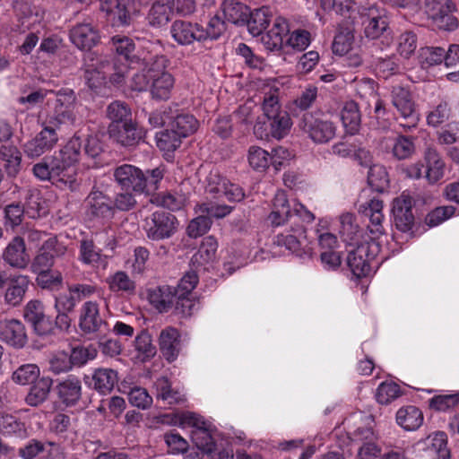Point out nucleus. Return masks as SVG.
Masks as SVG:
<instances>
[{
  "label": "nucleus",
  "mask_w": 459,
  "mask_h": 459,
  "mask_svg": "<svg viewBox=\"0 0 459 459\" xmlns=\"http://www.w3.org/2000/svg\"><path fill=\"white\" fill-rule=\"evenodd\" d=\"M143 64L151 79L150 92L157 100H167L170 98L175 85L174 76L167 70L169 59L163 55L150 56L143 59Z\"/></svg>",
  "instance_id": "f257e3e1"
},
{
  "label": "nucleus",
  "mask_w": 459,
  "mask_h": 459,
  "mask_svg": "<svg viewBox=\"0 0 459 459\" xmlns=\"http://www.w3.org/2000/svg\"><path fill=\"white\" fill-rule=\"evenodd\" d=\"M82 145H63L56 155L54 184L60 188L76 190L80 183L74 164L79 160Z\"/></svg>",
  "instance_id": "f03ea898"
},
{
  "label": "nucleus",
  "mask_w": 459,
  "mask_h": 459,
  "mask_svg": "<svg viewBox=\"0 0 459 459\" xmlns=\"http://www.w3.org/2000/svg\"><path fill=\"white\" fill-rule=\"evenodd\" d=\"M179 425L183 428L191 427V438L195 446L203 454L208 455L215 451L216 444L212 437L213 427L204 419L191 411L178 414Z\"/></svg>",
  "instance_id": "7ed1b4c3"
},
{
  "label": "nucleus",
  "mask_w": 459,
  "mask_h": 459,
  "mask_svg": "<svg viewBox=\"0 0 459 459\" xmlns=\"http://www.w3.org/2000/svg\"><path fill=\"white\" fill-rule=\"evenodd\" d=\"M425 5L429 17L438 29L451 31L458 27V20L453 15L455 5L451 0H427Z\"/></svg>",
  "instance_id": "20e7f679"
},
{
  "label": "nucleus",
  "mask_w": 459,
  "mask_h": 459,
  "mask_svg": "<svg viewBox=\"0 0 459 459\" xmlns=\"http://www.w3.org/2000/svg\"><path fill=\"white\" fill-rule=\"evenodd\" d=\"M106 116L110 120L108 127L109 140L117 142V143H124L122 126L132 120L130 107L121 100L112 101L107 107Z\"/></svg>",
  "instance_id": "39448f33"
},
{
  "label": "nucleus",
  "mask_w": 459,
  "mask_h": 459,
  "mask_svg": "<svg viewBox=\"0 0 459 459\" xmlns=\"http://www.w3.org/2000/svg\"><path fill=\"white\" fill-rule=\"evenodd\" d=\"M384 204L378 197H372L362 202L359 206V212L365 220H368V230L371 235V239L375 240L385 234L383 222L385 215L383 213Z\"/></svg>",
  "instance_id": "423d86ee"
},
{
  "label": "nucleus",
  "mask_w": 459,
  "mask_h": 459,
  "mask_svg": "<svg viewBox=\"0 0 459 459\" xmlns=\"http://www.w3.org/2000/svg\"><path fill=\"white\" fill-rule=\"evenodd\" d=\"M113 176L122 190H132L134 194H143L146 191V175L134 165L123 164L116 168Z\"/></svg>",
  "instance_id": "0eeeda50"
},
{
  "label": "nucleus",
  "mask_w": 459,
  "mask_h": 459,
  "mask_svg": "<svg viewBox=\"0 0 459 459\" xmlns=\"http://www.w3.org/2000/svg\"><path fill=\"white\" fill-rule=\"evenodd\" d=\"M199 126L197 119L190 114L178 115L172 123V129L162 130L155 134L157 143H168L170 140L180 141L196 132Z\"/></svg>",
  "instance_id": "6e6552de"
},
{
  "label": "nucleus",
  "mask_w": 459,
  "mask_h": 459,
  "mask_svg": "<svg viewBox=\"0 0 459 459\" xmlns=\"http://www.w3.org/2000/svg\"><path fill=\"white\" fill-rule=\"evenodd\" d=\"M176 224L174 215L162 211L155 212L145 222L147 237L152 240L169 238L176 231Z\"/></svg>",
  "instance_id": "1a4fd4ad"
},
{
  "label": "nucleus",
  "mask_w": 459,
  "mask_h": 459,
  "mask_svg": "<svg viewBox=\"0 0 459 459\" xmlns=\"http://www.w3.org/2000/svg\"><path fill=\"white\" fill-rule=\"evenodd\" d=\"M84 79L91 90L99 89L106 80V69L111 66L108 58L96 52H88L83 58Z\"/></svg>",
  "instance_id": "9d476101"
},
{
  "label": "nucleus",
  "mask_w": 459,
  "mask_h": 459,
  "mask_svg": "<svg viewBox=\"0 0 459 459\" xmlns=\"http://www.w3.org/2000/svg\"><path fill=\"white\" fill-rule=\"evenodd\" d=\"M79 327L84 333H104L107 330V323L100 316L96 301H86L80 307Z\"/></svg>",
  "instance_id": "9b49d317"
},
{
  "label": "nucleus",
  "mask_w": 459,
  "mask_h": 459,
  "mask_svg": "<svg viewBox=\"0 0 459 459\" xmlns=\"http://www.w3.org/2000/svg\"><path fill=\"white\" fill-rule=\"evenodd\" d=\"M69 39L78 49L91 52L100 42V34L92 23L82 22L69 30Z\"/></svg>",
  "instance_id": "f8f14e48"
},
{
  "label": "nucleus",
  "mask_w": 459,
  "mask_h": 459,
  "mask_svg": "<svg viewBox=\"0 0 459 459\" xmlns=\"http://www.w3.org/2000/svg\"><path fill=\"white\" fill-rule=\"evenodd\" d=\"M275 242L299 256L303 254L310 255L312 251L303 226L297 225L284 233L278 234Z\"/></svg>",
  "instance_id": "ddd939ff"
},
{
  "label": "nucleus",
  "mask_w": 459,
  "mask_h": 459,
  "mask_svg": "<svg viewBox=\"0 0 459 459\" xmlns=\"http://www.w3.org/2000/svg\"><path fill=\"white\" fill-rule=\"evenodd\" d=\"M412 205L413 199L405 193H403L393 202L392 212L394 225L396 229L402 232H408L413 226L414 216L411 212Z\"/></svg>",
  "instance_id": "4468645a"
},
{
  "label": "nucleus",
  "mask_w": 459,
  "mask_h": 459,
  "mask_svg": "<svg viewBox=\"0 0 459 459\" xmlns=\"http://www.w3.org/2000/svg\"><path fill=\"white\" fill-rule=\"evenodd\" d=\"M56 97V106L55 117L50 120L51 123L60 126L65 123H73L74 116L73 108L76 100V96L72 89L63 88L55 92Z\"/></svg>",
  "instance_id": "2eb2a0df"
},
{
  "label": "nucleus",
  "mask_w": 459,
  "mask_h": 459,
  "mask_svg": "<svg viewBox=\"0 0 459 459\" xmlns=\"http://www.w3.org/2000/svg\"><path fill=\"white\" fill-rule=\"evenodd\" d=\"M392 103L396 108L400 115L410 119L411 126H415L418 116L415 111V103L411 96V92L405 87L394 86L391 91Z\"/></svg>",
  "instance_id": "dca6fc26"
},
{
  "label": "nucleus",
  "mask_w": 459,
  "mask_h": 459,
  "mask_svg": "<svg viewBox=\"0 0 459 459\" xmlns=\"http://www.w3.org/2000/svg\"><path fill=\"white\" fill-rule=\"evenodd\" d=\"M82 382L77 376L69 375L56 383L55 391L58 400L65 406L75 405L82 397Z\"/></svg>",
  "instance_id": "f3484780"
},
{
  "label": "nucleus",
  "mask_w": 459,
  "mask_h": 459,
  "mask_svg": "<svg viewBox=\"0 0 459 459\" xmlns=\"http://www.w3.org/2000/svg\"><path fill=\"white\" fill-rule=\"evenodd\" d=\"M356 248L349 251L347 264L353 275L357 278L367 276L370 272L369 260L374 255L369 254L368 242L355 245Z\"/></svg>",
  "instance_id": "a211bd4d"
},
{
  "label": "nucleus",
  "mask_w": 459,
  "mask_h": 459,
  "mask_svg": "<svg viewBox=\"0 0 459 459\" xmlns=\"http://www.w3.org/2000/svg\"><path fill=\"white\" fill-rule=\"evenodd\" d=\"M293 204H290L286 193L278 190L272 201L271 212L267 221L273 227H279L292 220Z\"/></svg>",
  "instance_id": "6ab92c4d"
},
{
  "label": "nucleus",
  "mask_w": 459,
  "mask_h": 459,
  "mask_svg": "<svg viewBox=\"0 0 459 459\" xmlns=\"http://www.w3.org/2000/svg\"><path fill=\"white\" fill-rule=\"evenodd\" d=\"M7 287L4 294L5 304L11 307L20 306L29 289L30 278L28 275L14 273L7 277Z\"/></svg>",
  "instance_id": "aec40b11"
},
{
  "label": "nucleus",
  "mask_w": 459,
  "mask_h": 459,
  "mask_svg": "<svg viewBox=\"0 0 459 459\" xmlns=\"http://www.w3.org/2000/svg\"><path fill=\"white\" fill-rule=\"evenodd\" d=\"M312 116L308 113L303 116L304 129L308 133L315 143H325L333 139L336 134V126L328 120L316 119L310 122Z\"/></svg>",
  "instance_id": "412c9836"
},
{
  "label": "nucleus",
  "mask_w": 459,
  "mask_h": 459,
  "mask_svg": "<svg viewBox=\"0 0 459 459\" xmlns=\"http://www.w3.org/2000/svg\"><path fill=\"white\" fill-rule=\"evenodd\" d=\"M88 212L95 218L111 220L115 215L112 199L99 190H92L86 198Z\"/></svg>",
  "instance_id": "4be33fe9"
},
{
  "label": "nucleus",
  "mask_w": 459,
  "mask_h": 459,
  "mask_svg": "<svg viewBox=\"0 0 459 459\" xmlns=\"http://www.w3.org/2000/svg\"><path fill=\"white\" fill-rule=\"evenodd\" d=\"M0 340L14 348H22L27 342L25 326L16 319L0 320Z\"/></svg>",
  "instance_id": "5701e85b"
},
{
  "label": "nucleus",
  "mask_w": 459,
  "mask_h": 459,
  "mask_svg": "<svg viewBox=\"0 0 459 459\" xmlns=\"http://www.w3.org/2000/svg\"><path fill=\"white\" fill-rule=\"evenodd\" d=\"M2 258L11 267L24 269L30 263V255L26 251L22 238L14 237L4 249Z\"/></svg>",
  "instance_id": "b1692460"
},
{
  "label": "nucleus",
  "mask_w": 459,
  "mask_h": 459,
  "mask_svg": "<svg viewBox=\"0 0 459 459\" xmlns=\"http://www.w3.org/2000/svg\"><path fill=\"white\" fill-rule=\"evenodd\" d=\"M173 0H155L147 13L146 20L152 28H162L172 20Z\"/></svg>",
  "instance_id": "393cba45"
},
{
  "label": "nucleus",
  "mask_w": 459,
  "mask_h": 459,
  "mask_svg": "<svg viewBox=\"0 0 459 459\" xmlns=\"http://www.w3.org/2000/svg\"><path fill=\"white\" fill-rule=\"evenodd\" d=\"M160 350L164 358L169 361H174L181 350L180 333L174 327L164 328L159 337Z\"/></svg>",
  "instance_id": "a878e982"
},
{
  "label": "nucleus",
  "mask_w": 459,
  "mask_h": 459,
  "mask_svg": "<svg viewBox=\"0 0 459 459\" xmlns=\"http://www.w3.org/2000/svg\"><path fill=\"white\" fill-rule=\"evenodd\" d=\"M417 446L420 451L426 452L430 459L450 456V452L447 448L446 435L442 431L430 434L425 439L418 442Z\"/></svg>",
  "instance_id": "bb28decb"
},
{
  "label": "nucleus",
  "mask_w": 459,
  "mask_h": 459,
  "mask_svg": "<svg viewBox=\"0 0 459 459\" xmlns=\"http://www.w3.org/2000/svg\"><path fill=\"white\" fill-rule=\"evenodd\" d=\"M170 33L179 45H190L194 41L199 42V23L176 20L170 27Z\"/></svg>",
  "instance_id": "cd10ccee"
},
{
  "label": "nucleus",
  "mask_w": 459,
  "mask_h": 459,
  "mask_svg": "<svg viewBox=\"0 0 459 459\" xmlns=\"http://www.w3.org/2000/svg\"><path fill=\"white\" fill-rule=\"evenodd\" d=\"M24 317L39 334H45L51 328V324L45 316L43 304L39 300H30L27 303L24 307Z\"/></svg>",
  "instance_id": "c85d7f7f"
},
{
  "label": "nucleus",
  "mask_w": 459,
  "mask_h": 459,
  "mask_svg": "<svg viewBox=\"0 0 459 459\" xmlns=\"http://www.w3.org/2000/svg\"><path fill=\"white\" fill-rule=\"evenodd\" d=\"M289 32V25L286 20L276 18L273 28L262 35L261 42L270 51H279L283 45V38Z\"/></svg>",
  "instance_id": "c756f323"
},
{
  "label": "nucleus",
  "mask_w": 459,
  "mask_h": 459,
  "mask_svg": "<svg viewBox=\"0 0 459 459\" xmlns=\"http://www.w3.org/2000/svg\"><path fill=\"white\" fill-rule=\"evenodd\" d=\"M110 43L117 56L128 62L129 65L139 64L145 57L135 53L134 40L126 36L115 35L110 39Z\"/></svg>",
  "instance_id": "7c9ffc66"
},
{
  "label": "nucleus",
  "mask_w": 459,
  "mask_h": 459,
  "mask_svg": "<svg viewBox=\"0 0 459 459\" xmlns=\"http://www.w3.org/2000/svg\"><path fill=\"white\" fill-rule=\"evenodd\" d=\"M78 259L83 264L92 267H106L107 264L105 256L101 255V250L97 249L94 241L88 238L80 241Z\"/></svg>",
  "instance_id": "2f4dec72"
},
{
  "label": "nucleus",
  "mask_w": 459,
  "mask_h": 459,
  "mask_svg": "<svg viewBox=\"0 0 459 459\" xmlns=\"http://www.w3.org/2000/svg\"><path fill=\"white\" fill-rule=\"evenodd\" d=\"M221 9L225 19L237 25L245 24L250 14L249 7L238 0H224Z\"/></svg>",
  "instance_id": "473e14b6"
},
{
  "label": "nucleus",
  "mask_w": 459,
  "mask_h": 459,
  "mask_svg": "<svg viewBox=\"0 0 459 459\" xmlns=\"http://www.w3.org/2000/svg\"><path fill=\"white\" fill-rule=\"evenodd\" d=\"M396 422L405 430H416L423 422V414L415 406L402 407L396 412Z\"/></svg>",
  "instance_id": "72a5a7b5"
},
{
  "label": "nucleus",
  "mask_w": 459,
  "mask_h": 459,
  "mask_svg": "<svg viewBox=\"0 0 459 459\" xmlns=\"http://www.w3.org/2000/svg\"><path fill=\"white\" fill-rule=\"evenodd\" d=\"M91 378L94 389L101 394H109L118 379L117 371L108 368L95 369Z\"/></svg>",
  "instance_id": "f704fd0d"
},
{
  "label": "nucleus",
  "mask_w": 459,
  "mask_h": 459,
  "mask_svg": "<svg viewBox=\"0 0 459 459\" xmlns=\"http://www.w3.org/2000/svg\"><path fill=\"white\" fill-rule=\"evenodd\" d=\"M53 381L49 377H41L33 383L25 402L28 405L37 407L42 404L48 397Z\"/></svg>",
  "instance_id": "c9c22d12"
},
{
  "label": "nucleus",
  "mask_w": 459,
  "mask_h": 459,
  "mask_svg": "<svg viewBox=\"0 0 459 459\" xmlns=\"http://www.w3.org/2000/svg\"><path fill=\"white\" fill-rule=\"evenodd\" d=\"M341 119L346 134L355 135L360 127V113L355 101H348L341 111Z\"/></svg>",
  "instance_id": "e433bc0d"
},
{
  "label": "nucleus",
  "mask_w": 459,
  "mask_h": 459,
  "mask_svg": "<svg viewBox=\"0 0 459 459\" xmlns=\"http://www.w3.org/2000/svg\"><path fill=\"white\" fill-rule=\"evenodd\" d=\"M176 293L172 287L164 285L149 290L148 299L159 311L167 310L175 301Z\"/></svg>",
  "instance_id": "4c0bfd02"
},
{
  "label": "nucleus",
  "mask_w": 459,
  "mask_h": 459,
  "mask_svg": "<svg viewBox=\"0 0 459 459\" xmlns=\"http://www.w3.org/2000/svg\"><path fill=\"white\" fill-rule=\"evenodd\" d=\"M374 433L371 429H358L356 430V437L360 440H368L364 442L359 447L356 459H377L381 453V447L371 441Z\"/></svg>",
  "instance_id": "58836bf2"
},
{
  "label": "nucleus",
  "mask_w": 459,
  "mask_h": 459,
  "mask_svg": "<svg viewBox=\"0 0 459 459\" xmlns=\"http://www.w3.org/2000/svg\"><path fill=\"white\" fill-rule=\"evenodd\" d=\"M426 178L430 184L439 181L445 174V163L438 153L432 148H429L426 152Z\"/></svg>",
  "instance_id": "ea45409f"
},
{
  "label": "nucleus",
  "mask_w": 459,
  "mask_h": 459,
  "mask_svg": "<svg viewBox=\"0 0 459 459\" xmlns=\"http://www.w3.org/2000/svg\"><path fill=\"white\" fill-rule=\"evenodd\" d=\"M340 234L348 245L355 246L361 244L359 226L354 223V215L347 212L340 216Z\"/></svg>",
  "instance_id": "a19ab883"
},
{
  "label": "nucleus",
  "mask_w": 459,
  "mask_h": 459,
  "mask_svg": "<svg viewBox=\"0 0 459 459\" xmlns=\"http://www.w3.org/2000/svg\"><path fill=\"white\" fill-rule=\"evenodd\" d=\"M270 19L271 14L269 9L262 7L255 9L253 12L250 11V14H248L245 24H247L250 34L253 36H259L269 25Z\"/></svg>",
  "instance_id": "79ce46f5"
},
{
  "label": "nucleus",
  "mask_w": 459,
  "mask_h": 459,
  "mask_svg": "<svg viewBox=\"0 0 459 459\" xmlns=\"http://www.w3.org/2000/svg\"><path fill=\"white\" fill-rule=\"evenodd\" d=\"M0 157L10 177H15L21 169L22 154L15 145H1Z\"/></svg>",
  "instance_id": "37998d69"
},
{
  "label": "nucleus",
  "mask_w": 459,
  "mask_h": 459,
  "mask_svg": "<svg viewBox=\"0 0 459 459\" xmlns=\"http://www.w3.org/2000/svg\"><path fill=\"white\" fill-rule=\"evenodd\" d=\"M374 11L373 7L369 8V17L365 26L366 37L372 39H378L389 29L387 18L380 14L373 15Z\"/></svg>",
  "instance_id": "c03bdc74"
},
{
  "label": "nucleus",
  "mask_w": 459,
  "mask_h": 459,
  "mask_svg": "<svg viewBox=\"0 0 459 459\" xmlns=\"http://www.w3.org/2000/svg\"><path fill=\"white\" fill-rule=\"evenodd\" d=\"M268 120L270 121L271 135L273 139L281 141L289 134L292 121L287 111L281 112V115H277L275 117L269 118Z\"/></svg>",
  "instance_id": "a18cd8bd"
},
{
  "label": "nucleus",
  "mask_w": 459,
  "mask_h": 459,
  "mask_svg": "<svg viewBox=\"0 0 459 459\" xmlns=\"http://www.w3.org/2000/svg\"><path fill=\"white\" fill-rule=\"evenodd\" d=\"M217 247L218 244L213 237L204 238L198 251L193 255L192 263L198 265L209 263L215 257Z\"/></svg>",
  "instance_id": "49530a36"
},
{
  "label": "nucleus",
  "mask_w": 459,
  "mask_h": 459,
  "mask_svg": "<svg viewBox=\"0 0 459 459\" xmlns=\"http://www.w3.org/2000/svg\"><path fill=\"white\" fill-rule=\"evenodd\" d=\"M108 288L113 292L133 293L135 290V283L126 272L117 271L107 280Z\"/></svg>",
  "instance_id": "de8ad7c7"
},
{
  "label": "nucleus",
  "mask_w": 459,
  "mask_h": 459,
  "mask_svg": "<svg viewBox=\"0 0 459 459\" xmlns=\"http://www.w3.org/2000/svg\"><path fill=\"white\" fill-rule=\"evenodd\" d=\"M272 161L269 149H264L258 145H253L248 152V162L250 166L258 171H264Z\"/></svg>",
  "instance_id": "09e8293b"
},
{
  "label": "nucleus",
  "mask_w": 459,
  "mask_h": 459,
  "mask_svg": "<svg viewBox=\"0 0 459 459\" xmlns=\"http://www.w3.org/2000/svg\"><path fill=\"white\" fill-rule=\"evenodd\" d=\"M368 182L373 190L377 192L385 191L389 186V178L385 169L377 164L370 166Z\"/></svg>",
  "instance_id": "8fccbe9b"
},
{
  "label": "nucleus",
  "mask_w": 459,
  "mask_h": 459,
  "mask_svg": "<svg viewBox=\"0 0 459 459\" xmlns=\"http://www.w3.org/2000/svg\"><path fill=\"white\" fill-rule=\"evenodd\" d=\"M199 42H204L208 39L215 40L218 39L225 30V23L218 15H214L210 19L205 29L199 24Z\"/></svg>",
  "instance_id": "3c124183"
},
{
  "label": "nucleus",
  "mask_w": 459,
  "mask_h": 459,
  "mask_svg": "<svg viewBox=\"0 0 459 459\" xmlns=\"http://www.w3.org/2000/svg\"><path fill=\"white\" fill-rule=\"evenodd\" d=\"M39 373V368L36 364H24L13 373L12 379L16 384L24 385L37 381Z\"/></svg>",
  "instance_id": "603ef678"
},
{
  "label": "nucleus",
  "mask_w": 459,
  "mask_h": 459,
  "mask_svg": "<svg viewBox=\"0 0 459 459\" xmlns=\"http://www.w3.org/2000/svg\"><path fill=\"white\" fill-rule=\"evenodd\" d=\"M375 68L377 74L383 78H388L401 72L399 60L394 55L385 57H377L375 61Z\"/></svg>",
  "instance_id": "864d4df0"
},
{
  "label": "nucleus",
  "mask_w": 459,
  "mask_h": 459,
  "mask_svg": "<svg viewBox=\"0 0 459 459\" xmlns=\"http://www.w3.org/2000/svg\"><path fill=\"white\" fill-rule=\"evenodd\" d=\"M134 347L139 353V359L143 361L152 359L156 354V348L152 342V337L145 331L136 336Z\"/></svg>",
  "instance_id": "5fc2aeb1"
},
{
  "label": "nucleus",
  "mask_w": 459,
  "mask_h": 459,
  "mask_svg": "<svg viewBox=\"0 0 459 459\" xmlns=\"http://www.w3.org/2000/svg\"><path fill=\"white\" fill-rule=\"evenodd\" d=\"M354 36L349 28L340 29L333 42V52L343 56L349 52L353 43Z\"/></svg>",
  "instance_id": "6e6d98bb"
},
{
  "label": "nucleus",
  "mask_w": 459,
  "mask_h": 459,
  "mask_svg": "<svg viewBox=\"0 0 459 459\" xmlns=\"http://www.w3.org/2000/svg\"><path fill=\"white\" fill-rule=\"evenodd\" d=\"M73 368L69 353L57 351L48 358V370L55 375L67 372Z\"/></svg>",
  "instance_id": "4d7b16f0"
},
{
  "label": "nucleus",
  "mask_w": 459,
  "mask_h": 459,
  "mask_svg": "<svg viewBox=\"0 0 459 459\" xmlns=\"http://www.w3.org/2000/svg\"><path fill=\"white\" fill-rule=\"evenodd\" d=\"M401 394L400 386L394 382H383L377 389V401L381 404H388Z\"/></svg>",
  "instance_id": "13d9d810"
},
{
  "label": "nucleus",
  "mask_w": 459,
  "mask_h": 459,
  "mask_svg": "<svg viewBox=\"0 0 459 459\" xmlns=\"http://www.w3.org/2000/svg\"><path fill=\"white\" fill-rule=\"evenodd\" d=\"M262 110L267 119L275 117L277 115H281V112H286V110L281 108L277 91H270L264 94L262 102Z\"/></svg>",
  "instance_id": "bf43d9fd"
},
{
  "label": "nucleus",
  "mask_w": 459,
  "mask_h": 459,
  "mask_svg": "<svg viewBox=\"0 0 459 459\" xmlns=\"http://www.w3.org/2000/svg\"><path fill=\"white\" fill-rule=\"evenodd\" d=\"M198 212L201 213H204L210 220L212 218L221 219L228 214H230L232 211V207L226 204H220L215 202H206L199 204Z\"/></svg>",
  "instance_id": "052dcab7"
},
{
  "label": "nucleus",
  "mask_w": 459,
  "mask_h": 459,
  "mask_svg": "<svg viewBox=\"0 0 459 459\" xmlns=\"http://www.w3.org/2000/svg\"><path fill=\"white\" fill-rule=\"evenodd\" d=\"M34 273H37L36 282L42 289H54L62 283L63 278L59 272L49 269Z\"/></svg>",
  "instance_id": "680f3d73"
},
{
  "label": "nucleus",
  "mask_w": 459,
  "mask_h": 459,
  "mask_svg": "<svg viewBox=\"0 0 459 459\" xmlns=\"http://www.w3.org/2000/svg\"><path fill=\"white\" fill-rule=\"evenodd\" d=\"M417 48V35L410 30L403 32L398 38V52L409 58Z\"/></svg>",
  "instance_id": "e2e57ef3"
},
{
  "label": "nucleus",
  "mask_w": 459,
  "mask_h": 459,
  "mask_svg": "<svg viewBox=\"0 0 459 459\" xmlns=\"http://www.w3.org/2000/svg\"><path fill=\"white\" fill-rule=\"evenodd\" d=\"M458 404L459 392L450 394L436 395L429 400V407L439 411H446Z\"/></svg>",
  "instance_id": "0e129e2a"
},
{
  "label": "nucleus",
  "mask_w": 459,
  "mask_h": 459,
  "mask_svg": "<svg viewBox=\"0 0 459 459\" xmlns=\"http://www.w3.org/2000/svg\"><path fill=\"white\" fill-rule=\"evenodd\" d=\"M420 56L429 66L440 65L446 63V49L441 47H425L420 49Z\"/></svg>",
  "instance_id": "69168bd1"
},
{
  "label": "nucleus",
  "mask_w": 459,
  "mask_h": 459,
  "mask_svg": "<svg viewBox=\"0 0 459 459\" xmlns=\"http://www.w3.org/2000/svg\"><path fill=\"white\" fill-rule=\"evenodd\" d=\"M0 432L4 435H22L24 432V425L13 415L0 414Z\"/></svg>",
  "instance_id": "338daca9"
},
{
  "label": "nucleus",
  "mask_w": 459,
  "mask_h": 459,
  "mask_svg": "<svg viewBox=\"0 0 459 459\" xmlns=\"http://www.w3.org/2000/svg\"><path fill=\"white\" fill-rule=\"evenodd\" d=\"M212 221L204 213H201L192 220L187 227V232L191 238H198L205 234L211 228Z\"/></svg>",
  "instance_id": "774afa93"
}]
</instances>
